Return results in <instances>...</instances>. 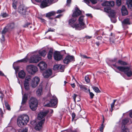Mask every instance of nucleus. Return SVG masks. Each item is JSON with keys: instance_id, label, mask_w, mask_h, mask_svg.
<instances>
[{"instance_id": "obj_1", "label": "nucleus", "mask_w": 132, "mask_h": 132, "mask_svg": "<svg viewBox=\"0 0 132 132\" xmlns=\"http://www.w3.org/2000/svg\"><path fill=\"white\" fill-rule=\"evenodd\" d=\"M28 8L24 5L21 4L19 5L17 8V11L21 15L25 16L28 14Z\"/></svg>"}, {"instance_id": "obj_2", "label": "nucleus", "mask_w": 132, "mask_h": 132, "mask_svg": "<svg viewBox=\"0 0 132 132\" xmlns=\"http://www.w3.org/2000/svg\"><path fill=\"white\" fill-rule=\"evenodd\" d=\"M120 71L123 72L128 77L131 76L132 72L130 68L127 67L117 66L116 67Z\"/></svg>"}, {"instance_id": "obj_3", "label": "nucleus", "mask_w": 132, "mask_h": 132, "mask_svg": "<svg viewBox=\"0 0 132 132\" xmlns=\"http://www.w3.org/2000/svg\"><path fill=\"white\" fill-rule=\"evenodd\" d=\"M38 102L35 98L32 97L30 100L29 106L31 109L33 111H35L37 108Z\"/></svg>"}, {"instance_id": "obj_4", "label": "nucleus", "mask_w": 132, "mask_h": 132, "mask_svg": "<svg viewBox=\"0 0 132 132\" xmlns=\"http://www.w3.org/2000/svg\"><path fill=\"white\" fill-rule=\"evenodd\" d=\"M76 20V18L75 17L70 19L69 21V24L73 28H75L76 30H81L82 28L79 27V24H76L75 23Z\"/></svg>"}, {"instance_id": "obj_5", "label": "nucleus", "mask_w": 132, "mask_h": 132, "mask_svg": "<svg viewBox=\"0 0 132 132\" xmlns=\"http://www.w3.org/2000/svg\"><path fill=\"white\" fill-rule=\"evenodd\" d=\"M26 70L29 73L33 75L37 71L38 68L34 65H29L27 66Z\"/></svg>"}, {"instance_id": "obj_6", "label": "nucleus", "mask_w": 132, "mask_h": 132, "mask_svg": "<svg viewBox=\"0 0 132 132\" xmlns=\"http://www.w3.org/2000/svg\"><path fill=\"white\" fill-rule=\"evenodd\" d=\"M58 100L56 97L54 98L51 100L50 101L49 103L45 105L44 106L47 107L53 106L56 105L57 104Z\"/></svg>"}, {"instance_id": "obj_7", "label": "nucleus", "mask_w": 132, "mask_h": 132, "mask_svg": "<svg viewBox=\"0 0 132 132\" xmlns=\"http://www.w3.org/2000/svg\"><path fill=\"white\" fill-rule=\"evenodd\" d=\"M41 59V57L38 55H34L31 57L29 60L30 63H36Z\"/></svg>"}, {"instance_id": "obj_8", "label": "nucleus", "mask_w": 132, "mask_h": 132, "mask_svg": "<svg viewBox=\"0 0 132 132\" xmlns=\"http://www.w3.org/2000/svg\"><path fill=\"white\" fill-rule=\"evenodd\" d=\"M39 78L37 77H35L31 80V84L32 87L34 88L36 87L39 83Z\"/></svg>"}, {"instance_id": "obj_9", "label": "nucleus", "mask_w": 132, "mask_h": 132, "mask_svg": "<svg viewBox=\"0 0 132 132\" xmlns=\"http://www.w3.org/2000/svg\"><path fill=\"white\" fill-rule=\"evenodd\" d=\"M84 16H81L79 19V27H80L82 28V29H84L86 27L84 21Z\"/></svg>"}, {"instance_id": "obj_10", "label": "nucleus", "mask_w": 132, "mask_h": 132, "mask_svg": "<svg viewBox=\"0 0 132 132\" xmlns=\"http://www.w3.org/2000/svg\"><path fill=\"white\" fill-rule=\"evenodd\" d=\"M54 57L55 60L59 61L62 59L63 56L61 53L58 51H55L54 54Z\"/></svg>"}, {"instance_id": "obj_11", "label": "nucleus", "mask_w": 132, "mask_h": 132, "mask_svg": "<svg viewBox=\"0 0 132 132\" xmlns=\"http://www.w3.org/2000/svg\"><path fill=\"white\" fill-rule=\"evenodd\" d=\"M74 61V58L73 56H68L64 59L63 62L64 63L68 64L70 62Z\"/></svg>"}, {"instance_id": "obj_12", "label": "nucleus", "mask_w": 132, "mask_h": 132, "mask_svg": "<svg viewBox=\"0 0 132 132\" xmlns=\"http://www.w3.org/2000/svg\"><path fill=\"white\" fill-rule=\"evenodd\" d=\"M21 119L25 123L26 125L28 122L29 120V118L28 116L27 115H22L19 116Z\"/></svg>"}, {"instance_id": "obj_13", "label": "nucleus", "mask_w": 132, "mask_h": 132, "mask_svg": "<svg viewBox=\"0 0 132 132\" xmlns=\"http://www.w3.org/2000/svg\"><path fill=\"white\" fill-rule=\"evenodd\" d=\"M81 13V11L78 8L76 7L75 9V11L73 12L72 16V17H77L80 15Z\"/></svg>"}, {"instance_id": "obj_14", "label": "nucleus", "mask_w": 132, "mask_h": 132, "mask_svg": "<svg viewBox=\"0 0 132 132\" xmlns=\"http://www.w3.org/2000/svg\"><path fill=\"white\" fill-rule=\"evenodd\" d=\"M122 23L123 27L125 29L128 28L127 25L130 24L129 19L128 18L124 19Z\"/></svg>"}, {"instance_id": "obj_15", "label": "nucleus", "mask_w": 132, "mask_h": 132, "mask_svg": "<svg viewBox=\"0 0 132 132\" xmlns=\"http://www.w3.org/2000/svg\"><path fill=\"white\" fill-rule=\"evenodd\" d=\"M45 120L44 119L38 122L35 127V129L36 130H39L41 129L42 127V125L44 122Z\"/></svg>"}, {"instance_id": "obj_16", "label": "nucleus", "mask_w": 132, "mask_h": 132, "mask_svg": "<svg viewBox=\"0 0 132 132\" xmlns=\"http://www.w3.org/2000/svg\"><path fill=\"white\" fill-rule=\"evenodd\" d=\"M52 74V70L51 69H49L43 73L44 77L45 78H48Z\"/></svg>"}, {"instance_id": "obj_17", "label": "nucleus", "mask_w": 132, "mask_h": 132, "mask_svg": "<svg viewBox=\"0 0 132 132\" xmlns=\"http://www.w3.org/2000/svg\"><path fill=\"white\" fill-rule=\"evenodd\" d=\"M40 68V69L43 70L45 69L47 67V65L45 62L43 61L40 62L38 65Z\"/></svg>"}, {"instance_id": "obj_18", "label": "nucleus", "mask_w": 132, "mask_h": 132, "mask_svg": "<svg viewBox=\"0 0 132 132\" xmlns=\"http://www.w3.org/2000/svg\"><path fill=\"white\" fill-rule=\"evenodd\" d=\"M102 5L104 6L112 7L114 5V2L113 1H105L102 4Z\"/></svg>"}, {"instance_id": "obj_19", "label": "nucleus", "mask_w": 132, "mask_h": 132, "mask_svg": "<svg viewBox=\"0 0 132 132\" xmlns=\"http://www.w3.org/2000/svg\"><path fill=\"white\" fill-rule=\"evenodd\" d=\"M48 111L40 112L38 114V119L39 120H40L41 119L44 118L48 114Z\"/></svg>"}, {"instance_id": "obj_20", "label": "nucleus", "mask_w": 132, "mask_h": 132, "mask_svg": "<svg viewBox=\"0 0 132 132\" xmlns=\"http://www.w3.org/2000/svg\"><path fill=\"white\" fill-rule=\"evenodd\" d=\"M17 124L18 126L20 127H22L26 125L25 123L22 121L19 117L17 119Z\"/></svg>"}, {"instance_id": "obj_21", "label": "nucleus", "mask_w": 132, "mask_h": 132, "mask_svg": "<svg viewBox=\"0 0 132 132\" xmlns=\"http://www.w3.org/2000/svg\"><path fill=\"white\" fill-rule=\"evenodd\" d=\"M50 4L47 0H43L41 3L40 6L41 8H43L48 6Z\"/></svg>"}, {"instance_id": "obj_22", "label": "nucleus", "mask_w": 132, "mask_h": 132, "mask_svg": "<svg viewBox=\"0 0 132 132\" xmlns=\"http://www.w3.org/2000/svg\"><path fill=\"white\" fill-rule=\"evenodd\" d=\"M104 11L111 15H114V11L110 7H106L104 8Z\"/></svg>"}, {"instance_id": "obj_23", "label": "nucleus", "mask_w": 132, "mask_h": 132, "mask_svg": "<svg viewBox=\"0 0 132 132\" xmlns=\"http://www.w3.org/2000/svg\"><path fill=\"white\" fill-rule=\"evenodd\" d=\"M121 12L123 15H125L128 14V11L124 6H123L122 7Z\"/></svg>"}, {"instance_id": "obj_24", "label": "nucleus", "mask_w": 132, "mask_h": 132, "mask_svg": "<svg viewBox=\"0 0 132 132\" xmlns=\"http://www.w3.org/2000/svg\"><path fill=\"white\" fill-rule=\"evenodd\" d=\"M26 73L23 70H21L18 73L19 77L22 79L24 78L25 76Z\"/></svg>"}, {"instance_id": "obj_25", "label": "nucleus", "mask_w": 132, "mask_h": 132, "mask_svg": "<svg viewBox=\"0 0 132 132\" xmlns=\"http://www.w3.org/2000/svg\"><path fill=\"white\" fill-rule=\"evenodd\" d=\"M126 4L128 8L132 9V0H126Z\"/></svg>"}, {"instance_id": "obj_26", "label": "nucleus", "mask_w": 132, "mask_h": 132, "mask_svg": "<svg viewBox=\"0 0 132 132\" xmlns=\"http://www.w3.org/2000/svg\"><path fill=\"white\" fill-rule=\"evenodd\" d=\"M84 2L89 5L90 1L93 4H95L97 3V0H84Z\"/></svg>"}, {"instance_id": "obj_27", "label": "nucleus", "mask_w": 132, "mask_h": 132, "mask_svg": "<svg viewBox=\"0 0 132 132\" xmlns=\"http://www.w3.org/2000/svg\"><path fill=\"white\" fill-rule=\"evenodd\" d=\"M31 77L30 76H28L25 79L24 83L29 84V82H31Z\"/></svg>"}, {"instance_id": "obj_28", "label": "nucleus", "mask_w": 132, "mask_h": 132, "mask_svg": "<svg viewBox=\"0 0 132 132\" xmlns=\"http://www.w3.org/2000/svg\"><path fill=\"white\" fill-rule=\"evenodd\" d=\"M27 94H25L23 96L22 102L21 104H24L26 102L27 99Z\"/></svg>"}, {"instance_id": "obj_29", "label": "nucleus", "mask_w": 132, "mask_h": 132, "mask_svg": "<svg viewBox=\"0 0 132 132\" xmlns=\"http://www.w3.org/2000/svg\"><path fill=\"white\" fill-rule=\"evenodd\" d=\"M53 53V49H50L47 55V57L48 59H52Z\"/></svg>"}, {"instance_id": "obj_30", "label": "nucleus", "mask_w": 132, "mask_h": 132, "mask_svg": "<svg viewBox=\"0 0 132 132\" xmlns=\"http://www.w3.org/2000/svg\"><path fill=\"white\" fill-rule=\"evenodd\" d=\"M39 55L44 57L45 56L46 53V51L43 50H40L39 51Z\"/></svg>"}, {"instance_id": "obj_31", "label": "nucleus", "mask_w": 132, "mask_h": 132, "mask_svg": "<svg viewBox=\"0 0 132 132\" xmlns=\"http://www.w3.org/2000/svg\"><path fill=\"white\" fill-rule=\"evenodd\" d=\"M56 13L54 11H52L46 14V16L47 17H50L52 16L55 15Z\"/></svg>"}, {"instance_id": "obj_32", "label": "nucleus", "mask_w": 132, "mask_h": 132, "mask_svg": "<svg viewBox=\"0 0 132 132\" xmlns=\"http://www.w3.org/2000/svg\"><path fill=\"white\" fill-rule=\"evenodd\" d=\"M38 96H40L42 94V88L41 87L39 88L36 92Z\"/></svg>"}, {"instance_id": "obj_33", "label": "nucleus", "mask_w": 132, "mask_h": 132, "mask_svg": "<svg viewBox=\"0 0 132 132\" xmlns=\"http://www.w3.org/2000/svg\"><path fill=\"white\" fill-rule=\"evenodd\" d=\"M121 132H129V129L123 126H121Z\"/></svg>"}, {"instance_id": "obj_34", "label": "nucleus", "mask_w": 132, "mask_h": 132, "mask_svg": "<svg viewBox=\"0 0 132 132\" xmlns=\"http://www.w3.org/2000/svg\"><path fill=\"white\" fill-rule=\"evenodd\" d=\"M111 37H110V41L112 43H114V40L115 39L114 35L112 33L111 34Z\"/></svg>"}, {"instance_id": "obj_35", "label": "nucleus", "mask_w": 132, "mask_h": 132, "mask_svg": "<svg viewBox=\"0 0 132 132\" xmlns=\"http://www.w3.org/2000/svg\"><path fill=\"white\" fill-rule=\"evenodd\" d=\"M129 122L128 120L127 119H125L123 120L122 122V126H123L124 127H125V125L127 123Z\"/></svg>"}, {"instance_id": "obj_36", "label": "nucleus", "mask_w": 132, "mask_h": 132, "mask_svg": "<svg viewBox=\"0 0 132 132\" xmlns=\"http://www.w3.org/2000/svg\"><path fill=\"white\" fill-rule=\"evenodd\" d=\"M9 29H12L15 27V25L14 23H10L7 25Z\"/></svg>"}, {"instance_id": "obj_37", "label": "nucleus", "mask_w": 132, "mask_h": 132, "mask_svg": "<svg viewBox=\"0 0 132 132\" xmlns=\"http://www.w3.org/2000/svg\"><path fill=\"white\" fill-rule=\"evenodd\" d=\"M64 67L63 65L60 64L59 68L58 69V71L60 72H63L64 71Z\"/></svg>"}, {"instance_id": "obj_38", "label": "nucleus", "mask_w": 132, "mask_h": 132, "mask_svg": "<svg viewBox=\"0 0 132 132\" xmlns=\"http://www.w3.org/2000/svg\"><path fill=\"white\" fill-rule=\"evenodd\" d=\"M93 90L96 93H100V91L98 88L96 87L93 86L92 87Z\"/></svg>"}, {"instance_id": "obj_39", "label": "nucleus", "mask_w": 132, "mask_h": 132, "mask_svg": "<svg viewBox=\"0 0 132 132\" xmlns=\"http://www.w3.org/2000/svg\"><path fill=\"white\" fill-rule=\"evenodd\" d=\"M7 31V29L6 28H5L3 30L2 32V40H3V41L4 40V36L3 34H5Z\"/></svg>"}, {"instance_id": "obj_40", "label": "nucleus", "mask_w": 132, "mask_h": 132, "mask_svg": "<svg viewBox=\"0 0 132 132\" xmlns=\"http://www.w3.org/2000/svg\"><path fill=\"white\" fill-rule=\"evenodd\" d=\"M24 87L26 90H28L29 89V85L28 84L24 83Z\"/></svg>"}, {"instance_id": "obj_41", "label": "nucleus", "mask_w": 132, "mask_h": 132, "mask_svg": "<svg viewBox=\"0 0 132 132\" xmlns=\"http://www.w3.org/2000/svg\"><path fill=\"white\" fill-rule=\"evenodd\" d=\"M118 63L121 65H125L127 64L126 63L121 60H119Z\"/></svg>"}, {"instance_id": "obj_42", "label": "nucleus", "mask_w": 132, "mask_h": 132, "mask_svg": "<svg viewBox=\"0 0 132 132\" xmlns=\"http://www.w3.org/2000/svg\"><path fill=\"white\" fill-rule=\"evenodd\" d=\"M8 16V15L6 13H1L0 15V17H2L3 18H5Z\"/></svg>"}, {"instance_id": "obj_43", "label": "nucleus", "mask_w": 132, "mask_h": 132, "mask_svg": "<svg viewBox=\"0 0 132 132\" xmlns=\"http://www.w3.org/2000/svg\"><path fill=\"white\" fill-rule=\"evenodd\" d=\"M85 81L87 82H89L90 81V80L89 78V75H87L85 77Z\"/></svg>"}, {"instance_id": "obj_44", "label": "nucleus", "mask_w": 132, "mask_h": 132, "mask_svg": "<svg viewBox=\"0 0 132 132\" xmlns=\"http://www.w3.org/2000/svg\"><path fill=\"white\" fill-rule=\"evenodd\" d=\"M60 64H56L54 65L53 69L54 70H58V69L59 68V67L60 66Z\"/></svg>"}, {"instance_id": "obj_45", "label": "nucleus", "mask_w": 132, "mask_h": 132, "mask_svg": "<svg viewBox=\"0 0 132 132\" xmlns=\"http://www.w3.org/2000/svg\"><path fill=\"white\" fill-rule=\"evenodd\" d=\"M116 100H113V102L111 104V111H112V110H113V108L114 107V105L115 104V102L116 101Z\"/></svg>"}, {"instance_id": "obj_46", "label": "nucleus", "mask_w": 132, "mask_h": 132, "mask_svg": "<svg viewBox=\"0 0 132 132\" xmlns=\"http://www.w3.org/2000/svg\"><path fill=\"white\" fill-rule=\"evenodd\" d=\"M5 105L6 109L9 111L11 109L8 103L6 102H5Z\"/></svg>"}, {"instance_id": "obj_47", "label": "nucleus", "mask_w": 132, "mask_h": 132, "mask_svg": "<svg viewBox=\"0 0 132 132\" xmlns=\"http://www.w3.org/2000/svg\"><path fill=\"white\" fill-rule=\"evenodd\" d=\"M104 120H103V123L101 124V126L100 128V130L101 132H103V129L104 127V126L103 125V123L104 122Z\"/></svg>"}, {"instance_id": "obj_48", "label": "nucleus", "mask_w": 132, "mask_h": 132, "mask_svg": "<svg viewBox=\"0 0 132 132\" xmlns=\"http://www.w3.org/2000/svg\"><path fill=\"white\" fill-rule=\"evenodd\" d=\"M13 7L14 9H16V2H13L12 4Z\"/></svg>"}, {"instance_id": "obj_49", "label": "nucleus", "mask_w": 132, "mask_h": 132, "mask_svg": "<svg viewBox=\"0 0 132 132\" xmlns=\"http://www.w3.org/2000/svg\"><path fill=\"white\" fill-rule=\"evenodd\" d=\"M121 0H116V3L117 5L118 6H120L121 5Z\"/></svg>"}, {"instance_id": "obj_50", "label": "nucleus", "mask_w": 132, "mask_h": 132, "mask_svg": "<svg viewBox=\"0 0 132 132\" xmlns=\"http://www.w3.org/2000/svg\"><path fill=\"white\" fill-rule=\"evenodd\" d=\"M28 60L27 59L24 58L19 60V61L21 62H26Z\"/></svg>"}, {"instance_id": "obj_51", "label": "nucleus", "mask_w": 132, "mask_h": 132, "mask_svg": "<svg viewBox=\"0 0 132 132\" xmlns=\"http://www.w3.org/2000/svg\"><path fill=\"white\" fill-rule=\"evenodd\" d=\"M89 95L90 98L92 99L93 98L94 95L92 92H90L89 89Z\"/></svg>"}, {"instance_id": "obj_52", "label": "nucleus", "mask_w": 132, "mask_h": 132, "mask_svg": "<svg viewBox=\"0 0 132 132\" xmlns=\"http://www.w3.org/2000/svg\"><path fill=\"white\" fill-rule=\"evenodd\" d=\"M81 57L83 59H88L90 58V57H88L86 56V55H81Z\"/></svg>"}, {"instance_id": "obj_53", "label": "nucleus", "mask_w": 132, "mask_h": 132, "mask_svg": "<svg viewBox=\"0 0 132 132\" xmlns=\"http://www.w3.org/2000/svg\"><path fill=\"white\" fill-rule=\"evenodd\" d=\"M71 0H67V5L69 6L71 3Z\"/></svg>"}, {"instance_id": "obj_54", "label": "nucleus", "mask_w": 132, "mask_h": 132, "mask_svg": "<svg viewBox=\"0 0 132 132\" xmlns=\"http://www.w3.org/2000/svg\"><path fill=\"white\" fill-rule=\"evenodd\" d=\"M79 87L81 89H85V90H87V88L85 86L82 85H80Z\"/></svg>"}, {"instance_id": "obj_55", "label": "nucleus", "mask_w": 132, "mask_h": 132, "mask_svg": "<svg viewBox=\"0 0 132 132\" xmlns=\"http://www.w3.org/2000/svg\"><path fill=\"white\" fill-rule=\"evenodd\" d=\"M77 96V95L75 94H74L72 96V97L75 102H76V98Z\"/></svg>"}, {"instance_id": "obj_56", "label": "nucleus", "mask_w": 132, "mask_h": 132, "mask_svg": "<svg viewBox=\"0 0 132 132\" xmlns=\"http://www.w3.org/2000/svg\"><path fill=\"white\" fill-rule=\"evenodd\" d=\"M54 29H52L51 28H49L48 30V31L45 32V34H46L47 32L50 31L53 32L54 31Z\"/></svg>"}, {"instance_id": "obj_57", "label": "nucleus", "mask_w": 132, "mask_h": 132, "mask_svg": "<svg viewBox=\"0 0 132 132\" xmlns=\"http://www.w3.org/2000/svg\"><path fill=\"white\" fill-rule=\"evenodd\" d=\"M0 94L1 95L0 96V98L2 100L4 96V95L2 93V92L0 91Z\"/></svg>"}, {"instance_id": "obj_58", "label": "nucleus", "mask_w": 132, "mask_h": 132, "mask_svg": "<svg viewBox=\"0 0 132 132\" xmlns=\"http://www.w3.org/2000/svg\"><path fill=\"white\" fill-rule=\"evenodd\" d=\"M28 131V129L27 128H25L24 129L22 130L19 131V132H27Z\"/></svg>"}, {"instance_id": "obj_59", "label": "nucleus", "mask_w": 132, "mask_h": 132, "mask_svg": "<svg viewBox=\"0 0 132 132\" xmlns=\"http://www.w3.org/2000/svg\"><path fill=\"white\" fill-rule=\"evenodd\" d=\"M76 116L75 113H73L72 114V120H73L75 118Z\"/></svg>"}, {"instance_id": "obj_60", "label": "nucleus", "mask_w": 132, "mask_h": 132, "mask_svg": "<svg viewBox=\"0 0 132 132\" xmlns=\"http://www.w3.org/2000/svg\"><path fill=\"white\" fill-rule=\"evenodd\" d=\"M92 37V36H86L85 37V38L88 39L91 38Z\"/></svg>"}, {"instance_id": "obj_61", "label": "nucleus", "mask_w": 132, "mask_h": 132, "mask_svg": "<svg viewBox=\"0 0 132 132\" xmlns=\"http://www.w3.org/2000/svg\"><path fill=\"white\" fill-rule=\"evenodd\" d=\"M63 11H62L61 10H58L57 11V12L56 13L57 14L61 13L62 12H63Z\"/></svg>"}, {"instance_id": "obj_62", "label": "nucleus", "mask_w": 132, "mask_h": 132, "mask_svg": "<svg viewBox=\"0 0 132 132\" xmlns=\"http://www.w3.org/2000/svg\"><path fill=\"white\" fill-rule=\"evenodd\" d=\"M62 16V14H60L59 15L55 17L56 18H61V16Z\"/></svg>"}, {"instance_id": "obj_63", "label": "nucleus", "mask_w": 132, "mask_h": 132, "mask_svg": "<svg viewBox=\"0 0 132 132\" xmlns=\"http://www.w3.org/2000/svg\"><path fill=\"white\" fill-rule=\"evenodd\" d=\"M0 76H5V75L2 72L0 71Z\"/></svg>"}, {"instance_id": "obj_64", "label": "nucleus", "mask_w": 132, "mask_h": 132, "mask_svg": "<svg viewBox=\"0 0 132 132\" xmlns=\"http://www.w3.org/2000/svg\"><path fill=\"white\" fill-rule=\"evenodd\" d=\"M129 115L130 117L132 118V110L130 111L129 114Z\"/></svg>"}]
</instances>
